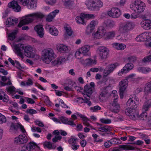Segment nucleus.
Listing matches in <instances>:
<instances>
[{
  "label": "nucleus",
  "mask_w": 151,
  "mask_h": 151,
  "mask_svg": "<svg viewBox=\"0 0 151 151\" xmlns=\"http://www.w3.org/2000/svg\"><path fill=\"white\" fill-rule=\"evenodd\" d=\"M44 17L43 15L39 12L30 14L26 16L25 19L21 20L18 25V26L21 27L23 25L32 22L33 20L37 18H42Z\"/></svg>",
  "instance_id": "1"
},
{
  "label": "nucleus",
  "mask_w": 151,
  "mask_h": 151,
  "mask_svg": "<svg viewBox=\"0 0 151 151\" xmlns=\"http://www.w3.org/2000/svg\"><path fill=\"white\" fill-rule=\"evenodd\" d=\"M53 50L50 48L45 49L42 51V59L43 62L48 64L54 58Z\"/></svg>",
  "instance_id": "2"
},
{
  "label": "nucleus",
  "mask_w": 151,
  "mask_h": 151,
  "mask_svg": "<svg viewBox=\"0 0 151 151\" xmlns=\"http://www.w3.org/2000/svg\"><path fill=\"white\" fill-rule=\"evenodd\" d=\"M111 96L114 98L113 101L110 103V106L112 107V111L114 113H117L119 111L120 106L117 103L118 96L117 91L116 90L113 91H112Z\"/></svg>",
  "instance_id": "3"
},
{
  "label": "nucleus",
  "mask_w": 151,
  "mask_h": 151,
  "mask_svg": "<svg viewBox=\"0 0 151 151\" xmlns=\"http://www.w3.org/2000/svg\"><path fill=\"white\" fill-rule=\"evenodd\" d=\"M96 52L99 59L103 60L107 58L109 50L108 48L105 46H100L98 48Z\"/></svg>",
  "instance_id": "4"
},
{
  "label": "nucleus",
  "mask_w": 151,
  "mask_h": 151,
  "mask_svg": "<svg viewBox=\"0 0 151 151\" xmlns=\"http://www.w3.org/2000/svg\"><path fill=\"white\" fill-rule=\"evenodd\" d=\"M134 27V24L132 22L122 23L120 24L118 31L120 33H124L132 29Z\"/></svg>",
  "instance_id": "5"
},
{
  "label": "nucleus",
  "mask_w": 151,
  "mask_h": 151,
  "mask_svg": "<svg viewBox=\"0 0 151 151\" xmlns=\"http://www.w3.org/2000/svg\"><path fill=\"white\" fill-rule=\"evenodd\" d=\"M119 64L116 63L109 64L105 68L103 73V77H106L113 72L116 68L118 66Z\"/></svg>",
  "instance_id": "6"
},
{
  "label": "nucleus",
  "mask_w": 151,
  "mask_h": 151,
  "mask_svg": "<svg viewBox=\"0 0 151 151\" xmlns=\"http://www.w3.org/2000/svg\"><path fill=\"white\" fill-rule=\"evenodd\" d=\"M107 14L111 17L117 18L121 15L122 13L119 9L115 7L111 8L109 11L108 12Z\"/></svg>",
  "instance_id": "7"
},
{
  "label": "nucleus",
  "mask_w": 151,
  "mask_h": 151,
  "mask_svg": "<svg viewBox=\"0 0 151 151\" xmlns=\"http://www.w3.org/2000/svg\"><path fill=\"white\" fill-rule=\"evenodd\" d=\"M138 98L135 95H133L130 96V98L127 102V105L128 106L133 109L136 108L137 107Z\"/></svg>",
  "instance_id": "8"
},
{
  "label": "nucleus",
  "mask_w": 151,
  "mask_h": 151,
  "mask_svg": "<svg viewBox=\"0 0 151 151\" xmlns=\"http://www.w3.org/2000/svg\"><path fill=\"white\" fill-rule=\"evenodd\" d=\"M128 83V81L127 79L122 80L119 83V95L121 99L123 98L124 93L127 87Z\"/></svg>",
  "instance_id": "9"
},
{
  "label": "nucleus",
  "mask_w": 151,
  "mask_h": 151,
  "mask_svg": "<svg viewBox=\"0 0 151 151\" xmlns=\"http://www.w3.org/2000/svg\"><path fill=\"white\" fill-rule=\"evenodd\" d=\"M27 141L28 138L25 134L20 135L18 137H15L14 139V143L19 145L24 144Z\"/></svg>",
  "instance_id": "10"
},
{
  "label": "nucleus",
  "mask_w": 151,
  "mask_h": 151,
  "mask_svg": "<svg viewBox=\"0 0 151 151\" xmlns=\"http://www.w3.org/2000/svg\"><path fill=\"white\" fill-rule=\"evenodd\" d=\"M126 114L128 116L130 119H135L138 114L136 110L134 109L128 108L125 111Z\"/></svg>",
  "instance_id": "11"
},
{
  "label": "nucleus",
  "mask_w": 151,
  "mask_h": 151,
  "mask_svg": "<svg viewBox=\"0 0 151 151\" xmlns=\"http://www.w3.org/2000/svg\"><path fill=\"white\" fill-rule=\"evenodd\" d=\"M14 47L16 51L17 55L23 59L24 58L23 51L24 50V44H14Z\"/></svg>",
  "instance_id": "12"
},
{
  "label": "nucleus",
  "mask_w": 151,
  "mask_h": 151,
  "mask_svg": "<svg viewBox=\"0 0 151 151\" xmlns=\"http://www.w3.org/2000/svg\"><path fill=\"white\" fill-rule=\"evenodd\" d=\"M35 49L30 46H27L24 47L25 55L27 57L34 58L35 55Z\"/></svg>",
  "instance_id": "13"
},
{
  "label": "nucleus",
  "mask_w": 151,
  "mask_h": 151,
  "mask_svg": "<svg viewBox=\"0 0 151 151\" xmlns=\"http://www.w3.org/2000/svg\"><path fill=\"white\" fill-rule=\"evenodd\" d=\"M134 65L132 63H128L126 64L123 68L118 72V75L119 76H121L123 74L127 73L132 69Z\"/></svg>",
  "instance_id": "14"
},
{
  "label": "nucleus",
  "mask_w": 151,
  "mask_h": 151,
  "mask_svg": "<svg viewBox=\"0 0 151 151\" xmlns=\"http://www.w3.org/2000/svg\"><path fill=\"white\" fill-rule=\"evenodd\" d=\"M8 6L10 8H12L14 11L18 12L21 11V8L18 4L17 1L13 0L9 3Z\"/></svg>",
  "instance_id": "15"
},
{
  "label": "nucleus",
  "mask_w": 151,
  "mask_h": 151,
  "mask_svg": "<svg viewBox=\"0 0 151 151\" xmlns=\"http://www.w3.org/2000/svg\"><path fill=\"white\" fill-rule=\"evenodd\" d=\"M56 49L58 51L62 53H67L69 51V47L63 44H58L56 45Z\"/></svg>",
  "instance_id": "16"
},
{
  "label": "nucleus",
  "mask_w": 151,
  "mask_h": 151,
  "mask_svg": "<svg viewBox=\"0 0 151 151\" xmlns=\"http://www.w3.org/2000/svg\"><path fill=\"white\" fill-rule=\"evenodd\" d=\"M45 29L52 35L57 36L58 34V31L55 27L46 24Z\"/></svg>",
  "instance_id": "17"
},
{
  "label": "nucleus",
  "mask_w": 151,
  "mask_h": 151,
  "mask_svg": "<svg viewBox=\"0 0 151 151\" xmlns=\"http://www.w3.org/2000/svg\"><path fill=\"white\" fill-rule=\"evenodd\" d=\"M111 86L109 85V86L105 87L101 89L99 98L100 99H103L107 96L109 94L108 89L110 88Z\"/></svg>",
  "instance_id": "18"
},
{
  "label": "nucleus",
  "mask_w": 151,
  "mask_h": 151,
  "mask_svg": "<svg viewBox=\"0 0 151 151\" xmlns=\"http://www.w3.org/2000/svg\"><path fill=\"white\" fill-rule=\"evenodd\" d=\"M140 25L145 30L151 29V20H144L141 22Z\"/></svg>",
  "instance_id": "19"
},
{
  "label": "nucleus",
  "mask_w": 151,
  "mask_h": 151,
  "mask_svg": "<svg viewBox=\"0 0 151 151\" xmlns=\"http://www.w3.org/2000/svg\"><path fill=\"white\" fill-rule=\"evenodd\" d=\"M105 33V29L104 27H101L95 34L94 37L97 39H99L104 36Z\"/></svg>",
  "instance_id": "20"
},
{
  "label": "nucleus",
  "mask_w": 151,
  "mask_h": 151,
  "mask_svg": "<svg viewBox=\"0 0 151 151\" xmlns=\"http://www.w3.org/2000/svg\"><path fill=\"white\" fill-rule=\"evenodd\" d=\"M98 129V131L104 132H108V134L113 135V133L111 132L112 130V128L108 126H105L103 127H98L97 128Z\"/></svg>",
  "instance_id": "21"
},
{
  "label": "nucleus",
  "mask_w": 151,
  "mask_h": 151,
  "mask_svg": "<svg viewBox=\"0 0 151 151\" xmlns=\"http://www.w3.org/2000/svg\"><path fill=\"white\" fill-rule=\"evenodd\" d=\"M35 30L37 32L38 35L41 38L43 37L44 33V29L42 25H38L35 27Z\"/></svg>",
  "instance_id": "22"
},
{
  "label": "nucleus",
  "mask_w": 151,
  "mask_h": 151,
  "mask_svg": "<svg viewBox=\"0 0 151 151\" xmlns=\"http://www.w3.org/2000/svg\"><path fill=\"white\" fill-rule=\"evenodd\" d=\"M81 62L82 63L85 64L86 66H91L93 64H96V61L94 60H93L91 58H87L86 59H82L81 60Z\"/></svg>",
  "instance_id": "23"
},
{
  "label": "nucleus",
  "mask_w": 151,
  "mask_h": 151,
  "mask_svg": "<svg viewBox=\"0 0 151 151\" xmlns=\"http://www.w3.org/2000/svg\"><path fill=\"white\" fill-rule=\"evenodd\" d=\"M93 89L88 84L86 85L84 87V92L86 94H84V96L90 97L93 93Z\"/></svg>",
  "instance_id": "24"
},
{
  "label": "nucleus",
  "mask_w": 151,
  "mask_h": 151,
  "mask_svg": "<svg viewBox=\"0 0 151 151\" xmlns=\"http://www.w3.org/2000/svg\"><path fill=\"white\" fill-rule=\"evenodd\" d=\"M95 0H87L85 4L89 9L94 11Z\"/></svg>",
  "instance_id": "25"
},
{
  "label": "nucleus",
  "mask_w": 151,
  "mask_h": 151,
  "mask_svg": "<svg viewBox=\"0 0 151 151\" xmlns=\"http://www.w3.org/2000/svg\"><path fill=\"white\" fill-rule=\"evenodd\" d=\"M90 48V47L89 45H86L79 48L80 51L84 55H88L89 51Z\"/></svg>",
  "instance_id": "26"
},
{
  "label": "nucleus",
  "mask_w": 151,
  "mask_h": 151,
  "mask_svg": "<svg viewBox=\"0 0 151 151\" xmlns=\"http://www.w3.org/2000/svg\"><path fill=\"white\" fill-rule=\"evenodd\" d=\"M59 12L58 10L56 9L50 13L47 17L46 20L48 22L51 21L56 16V14L58 13Z\"/></svg>",
  "instance_id": "27"
},
{
  "label": "nucleus",
  "mask_w": 151,
  "mask_h": 151,
  "mask_svg": "<svg viewBox=\"0 0 151 151\" xmlns=\"http://www.w3.org/2000/svg\"><path fill=\"white\" fill-rule=\"evenodd\" d=\"M112 46L117 50H122L126 47V46L124 44L119 43H115L112 44Z\"/></svg>",
  "instance_id": "28"
},
{
  "label": "nucleus",
  "mask_w": 151,
  "mask_h": 151,
  "mask_svg": "<svg viewBox=\"0 0 151 151\" xmlns=\"http://www.w3.org/2000/svg\"><path fill=\"white\" fill-rule=\"evenodd\" d=\"M151 107V99L146 101L144 104L142 109L145 111H147Z\"/></svg>",
  "instance_id": "29"
},
{
  "label": "nucleus",
  "mask_w": 151,
  "mask_h": 151,
  "mask_svg": "<svg viewBox=\"0 0 151 151\" xmlns=\"http://www.w3.org/2000/svg\"><path fill=\"white\" fill-rule=\"evenodd\" d=\"M145 8V4L144 3H142L139 6H136V10H134L135 12L138 14H140L143 12Z\"/></svg>",
  "instance_id": "30"
},
{
  "label": "nucleus",
  "mask_w": 151,
  "mask_h": 151,
  "mask_svg": "<svg viewBox=\"0 0 151 151\" xmlns=\"http://www.w3.org/2000/svg\"><path fill=\"white\" fill-rule=\"evenodd\" d=\"M104 23L105 26L107 28H112L115 26V23L113 20H107L105 21Z\"/></svg>",
  "instance_id": "31"
},
{
  "label": "nucleus",
  "mask_w": 151,
  "mask_h": 151,
  "mask_svg": "<svg viewBox=\"0 0 151 151\" xmlns=\"http://www.w3.org/2000/svg\"><path fill=\"white\" fill-rule=\"evenodd\" d=\"M94 11H98L103 6V3L100 0H95Z\"/></svg>",
  "instance_id": "32"
},
{
  "label": "nucleus",
  "mask_w": 151,
  "mask_h": 151,
  "mask_svg": "<svg viewBox=\"0 0 151 151\" xmlns=\"http://www.w3.org/2000/svg\"><path fill=\"white\" fill-rule=\"evenodd\" d=\"M82 13L80 16H78L76 17V22L79 24H82L84 25H86V23L84 20V18H85L84 17L82 16Z\"/></svg>",
  "instance_id": "33"
},
{
  "label": "nucleus",
  "mask_w": 151,
  "mask_h": 151,
  "mask_svg": "<svg viewBox=\"0 0 151 151\" xmlns=\"http://www.w3.org/2000/svg\"><path fill=\"white\" fill-rule=\"evenodd\" d=\"M147 35L145 34V33H143L137 37L135 39L138 42L145 41Z\"/></svg>",
  "instance_id": "34"
},
{
  "label": "nucleus",
  "mask_w": 151,
  "mask_h": 151,
  "mask_svg": "<svg viewBox=\"0 0 151 151\" xmlns=\"http://www.w3.org/2000/svg\"><path fill=\"white\" fill-rule=\"evenodd\" d=\"M137 69L139 72L145 74H147L151 71V69L147 67H139Z\"/></svg>",
  "instance_id": "35"
},
{
  "label": "nucleus",
  "mask_w": 151,
  "mask_h": 151,
  "mask_svg": "<svg viewBox=\"0 0 151 151\" xmlns=\"http://www.w3.org/2000/svg\"><path fill=\"white\" fill-rule=\"evenodd\" d=\"M115 35L116 32L114 30L108 32L106 34V39L107 40L111 39L115 37Z\"/></svg>",
  "instance_id": "36"
},
{
  "label": "nucleus",
  "mask_w": 151,
  "mask_h": 151,
  "mask_svg": "<svg viewBox=\"0 0 151 151\" xmlns=\"http://www.w3.org/2000/svg\"><path fill=\"white\" fill-rule=\"evenodd\" d=\"M18 22V20L16 18L12 19L9 18H7V20L6 21V25H12L14 24L17 23Z\"/></svg>",
  "instance_id": "37"
},
{
  "label": "nucleus",
  "mask_w": 151,
  "mask_h": 151,
  "mask_svg": "<svg viewBox=\"0 0 151 151\" xmlns=\"http://www.w3.org/2000/svg\"><path fill=\"white\" fill-rule=\"evenodd\" d=\"M43 145L44 147H46L49 149H55L56 146L52 145L49 142H45L43 143Z\"/></svg>",
  "instance_id": "38"
},
{
  "label": "nucleus",
  "mask_w": 151,
  "mask_h": 151,
  "mask_svg": "<svg viewBox=\"0 0 151 151\" xmlns=\"http://www.w3.org/2000/svg\"><path fill=\"white\" fill-rule=\"evenodd\" d=\"M64 5L66 7L71 8L74 5L73 2L70 0H62Z\"/></svg>",
  "instance_id": "39"
},
{
  "label": "nucleus",
  "mask_w": 151,
  "mask_h": 151,
  "mask_svg": "<svg viewBox=\"0 0 151 151\" xmlns=\"http://www.w3.org/2000/svg\"><path fill=\"white\" fill-rule=\"evenodd\" d=\"M19 125L14 123H12L9 129L10 132H16L18 129Z\"/></svg>",
  "instance_id": "40"
},
{
  "label": "nucleus",
  "mask_w": 151,
  "mask_h": 151,
  "mask_svg": "<svg viewBox=\"0 0 151 151\" xmlns=\"http://www.w3.org/2000/svg\"><path fill=\"white\" fill-rule=\"evenodd\" d=\"M17 31L14 30L13 32L10 33L8 35V39L11 41L13 40L16 37V35L17 34Z\"/></svg>",
  "instance_id": "41"
},
{
  "label": "nucleus",
  "mask_w": 151,
  "mask_h": 151,
  "mask_svg": "<svg viewBox=\"0 0 151 151\" xmlns=\"http://www.w3.org/2000/svg\"><path fill=\"white\" fill-rule=\"evenodd\" d=\"M119 147L124 150H132L134 149V148L131 145H119Z\"/></svg>",
  "instance_id": "42"
},
{
  "label": "nucleus",
  "mask_w": 151,
  "mask_h": 151,
  "mask_svg": "<svg viewBox=\"0 0 151 151\" xmlns=\"http://www.w3.org/2000/svg\"><path fill=\"white\" fill-rule=\"evenodd\" d=\"M64 29L65 30L67 34L69 36H71L73 34V31L71 27L68 25L64 27Z\"/></svg>",
  "instance_id": "43"
},
{
  "label": "nucleus",
  "mask_w": 151,
  "mask_h": 151,
  "mask_svg": "<svg viewBox=\"0 0 151 151\" xmlns=\"http://www.w3.org/2000/svg\"><path fill=\"white\" fill-rule=\"evenodd\" d=\"M27 146L29 150L31 151L32 150L34 149L37 147V145L33 142H30L27 144Z\"/></svg>",
  "instance_id": "44"
},
{
  "label": "nucleus",
  "mask_w": 151,
  "mask_h": 151,
  "mask_svg": "<svg viewBox=\"0 0 151 151\" xmlns=\"http://www.w3.org/2000/svg\"><path fill=\"white\" fill-rule=\"evenodd\" d=\"M145 90L147 93H151V81L147 83L145 85Z\"/></svg>",
  "instance_id": "45"
},
{
  "label": "nucleus",
  "mask_w": 151,
  "mask_h": 151,
  "mask_svg": "<svg viewBox=\"0 0 151 151\" xmlns=\"http://www.w3.org/2000/svg\"><path fill=\"white\" fill-rule=\"evenodd\" d=\"M87 97L86 96H84V99H83V98L81 97L79 98L78 99L82 100L83 102L87 103L88 106H90L91 105V102L89 101L90 97H88V98H87Z\"/></svg>",
  "instance_id": "46"
},
{
  "label": "nucleus",
  "mask_w": 151,
  "mask_h": 151,
  "mask_svg": "<svg viewBox=\"0 0 151 151\" xmlns=\"http://www.w3.org/2000/svg\"><path fill=\"white\" fill-rule=\"evenodd\" d=\"M120 139H119L118 138L112 139L109 140V142H110L111 143V145H112V144L119 145L121 143V142L118 141H120Z\"/></svg>",
  "instance_id": "47"
},
{
  "label": "nucleus",
  "mask_w": 151,
  "mask_h": 151,
  "mask_svg": "<svg viewBox=\"0 0 151 151\" xmlns=\"http://www.w3.org/2000/svg\"><path fill=\"white\" fill-rule=\"evenodd\" d=\"M82 16L85 18H87L89 19H94L95 17V15L93 14H85L84 13H83L82 14Z\"/></svg>",
  "instance_id": "48"
},
{
  "label": "nucleus",
  "mask_w": 151,
  "mask_h": 151,
  "mask_svg": "<svg viewBox=\"0 0 151 151\" xmlns=\"http://www.w3.org/2000/svg\"><path fill=\"white\" fill-rule=\"evenodd\" d=\"M6 119L5 116L0 113V124H2L6 122Z\"/></svg>",
  "instance_id": "49"
},
{
  "label": "nucleus",
  "mask_w": 151,
  "mask_h": 151,
  "mask_svg": "<svg viewBox=\"0 0 151 151\" xmlns=\"http://www.w3.org/2000/svg\"><path fill=\"white\" fill-rule=\"evenodd\" d=\"M76 114L78 116L82 118V120L83 121L85 122H88L89 121V119L87 118L86 116L83 115V114L79 113L78 112H77Z\"/></svg>",
  "instance_id": "50"
},
{
  "label": "nucleus",
  "mask_w": 151,
  "mask_h": 151,
  "mask_svg": "<svg viewBox=\"0 0 151 151\" xmlns=\"http://www.w3.org/2000/svg\"><path fill=\"white\" fill-rule=\"evenodd\" d=\"M3 100V101L7 102L9 101L8 96L5 94H4V96L2 95H0V100Z\"/></svg>",
  "instance_id": "51"
},
{
  "label": "nucleus",
  "mask_w": 151,
  "mask_h": 151,
  "mask_svg": "<svg viewBox=\"0 0 151 151\" xmlns=\"http://www.w3.org/2000/svg\"><path fill=\"white\" fill-rule=\"evenodd\" d=\"M90 109L92 112H95L98 111L100 110L101 109V108L99 106L96 105L93 107H91Z\"/></svg>",
  "instance_id": "52"
},
{
  "label": "nucleus",
  "mask_w": 151,
  "mask_h": 151,
  "mask_svg": "<svg viewBox=\"0 0 151 151\" xmlns=\"http://www.w3.org/2000/svg\"><path fill=\"white\" fill-rule=\"evenodd\" d=\"M98 22L97 21L93 20L90 22V24L88 25V26L94 29L95 26L97 25L98 24Z\"/></svg>",
  "instance_id": "53"
},
{
  "label": "nucleus",
  "mask_w": 151,
  "mask_h": 151,
  "mask_svg": "<svg viewBox=\"0 0 151 151\" xmlns=\"http://www.w3.org/2000/svg\"><path fill=\"white\" fill-rule=\"evenodd\" d=\"M94 30V29L88 26L85 32L86 34L87 35H89L93 32Z\"/></svg>",
  "instance_id": "54"
},
{
  "label": "nucleus",
  "mask_w": 151,
  "mask_h": 151,
  "mask_svg": "<svg viewBox=\"0 0 151 151\" xmlns=\"http://www.w3.org/2000/svg\"><path fill=\"white\" fill-rule=\"evenodd\" d=\"M31 130L32 132H35L36 131L38 132H42L41 129L39 127L32 126L31 127Z\"/></svg>",
  "instance_id": "55"
},
{
  "label": "nucleus",
  "mask_w": 151,
  "mask_h": 151,
  "mask_svg": "<svg viewBox=\"0 0 151 151\" xmlns=\"http://www.w3.org/2000/svg\"><path fill=\"white\" fill-rule=\"evenodd\" d=\"M136 60V58L134 56H130L127 58V60L130 62H134Z\"/></svg>",
  "instance_id": "56"
},
{
  "label": "nucleus",
  "mask_w": 151,
  "mask_h": 151,
  "mask_svg": "<svg viewBox=\"0 0 151 151\" xmlns=\"http://www.w3.org/2000/svg\"><path fill=\"white\" fill-rule=\"evenodd\" d=\"M59 64L60 65L61 64L64 63L66 60L65 58L63 56H60L57 58Z\"/></svg>",
  "instance_id": "57"
},
{
  "label": "nucleus",
  "mask_w": 151,
  "mask_h": 151,
  "mask_svg": "<svg viewBox=\"0 0 151 151\" xmlns=\"http://www.w3.org/2000/svg\"><path fill=\"white\" fill-rule=\"evenodd\" d=\"M100 121L102 123L105 124H110L111 122V120L109 119L102 118L100 119Z\"/></svg>",
  "instance_id": "58"
},
{
  "label": "nucleus",
  "mask_w": 151,
  "mask_h": 151,
  "mask_svg": "<svg viewBox=\"0 0 151 151\" xmlns=\"http://www.w3.org/2000/svg\"><path fill=\"white\" fill-rule=\"evenodd\" d=\"M59 119L62 123L63 124H66L68 122V119L65 117L61 116L59 118Z\"/></svg>",
  "instance_id": "59"
},
{
  "label": "nucleus",
  "mask_w": 151,
  "mask_h": 151,
  "mask_svg": "<svg viewBox=\"0 0 151 151\" xmlns=\"http://www.w3.org/2000/svg\"><path fill=\"white\" fill-rule=\"evenodd\" d=\"M147 113L146 112H143L140 114V117L141 120H144L147 119Z\"/></svg>",
  "instance_id": "60"
},
{
  "label": "nucleus",
  "mask_w": 151,
  "mask_h": 151,
  "mask_svg": "<svg viewBox=\"0 0 151 151\" xmlns=\"http://www.w3.org/2000/svg\"><path fill=\"white\" fill-rule=\"evenodd\" d=\"M62 138V137L60 135L55 136L52 139V141L54 142H56L58 140H60Z\"/></svg>",
  "instance_id": "61"
},
{
  "label": "nucleus",
  "mask_w": 151,
  "mask_h": 151,
  "mask_svg": "<svg viewBox=\"0 0 151 151\" xmlns=\"http://www.w3.org/2000/svg\"><path fill=\"white\" fill-rule=\"evenodd\" d=\"M8 92L12 93L15 91V88L13 86H10L6 88Z\"/></svg>",
  "instance_id": "62"
},
{
  "label": "nucleus",
  "mask_w": 151,
  "mask_h": 151,
  "mask_svg": "<svg viewBox=\"0 0 151 151\" xmlns=\"http://www.w3.org/2000/svg\"><path fill=\"white\" fill-rule=\"evenodd\" d=\"M77 140V138H71L68 140V142L70 144H76V141Z\"/></svg>",
  "instance_id": "63"
},
{
  "label": "nucleus",
  "mask_w": 151,
  "mask_h": 151,
  "mask_svg": "<svg viewBox=\"0 0 151 151\" xmlns=\"http://www.w3.org/2000/svg\"><path fill=\"white\" fill-rule=\"evenodd\" d=\"M142 61L144 63H146L151 61V55L148 57H145L142 60Z\"/></svg>",
  "instance_id": "64"
}]
</instances>
